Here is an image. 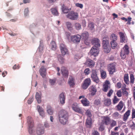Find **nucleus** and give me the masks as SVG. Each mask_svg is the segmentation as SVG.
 I'll use <instances>...</instances> for the list:
<instances>
[{"instance_id": "f257e3e1", "label": "nucleus", "mask_w": 135, "mask_h": 135, "mask_svg": "<svg viewBox=\"0 0 135 135\" xmlns=\"http://www.w3.org/2000/svg\"><path fill=\"white\" fill-rule=\"evenodd\" d=\"M68 113L66 111L61 110L59 114V119L60 122L63 124H66L68 118Z\"/></svg>"}, {"instance_id": "f03ea898", "label": "nucleus", "mask_w": 135, "mask_h": 135, "mask_svg": "<svg viewBox=\"0 0 135 135\" xmlns=\"http://www.w3.org/2000/svg\"><path fill=\"white\" fill-rule=\"evenodd\" d=\"M103 44L104 52L106 53L109 52L111 48L109 45L108 38L106 35L103 38Z\"/></svg>"}, {"instance_id": "7ed1b4c3", "label": "nucleus", "mask_w": 135, "mask_h": 135, "mask_svg": "<svg viewBox=\"0 0 135 135\" xmlns=\"http://www.w3.org/2000/svg\"><path fill=\"white\" fill-rule=\"evenodd\" d=\"M129 47L127 45H126L122 50L120 52V56L122 59H125L126 55L129 54Z\"/></svg>"}, {"instance_id": "20e7f679", "label": "nucleus", "mask_w": 135, "mask_h": 135, "mask_svg": "<svg viewBox=\"0 0 135 135\" xmlns=\"http://www.w3.org/2000/svg\"><path fill=\"white\" fill-rule=\"evenodd\" d=\"M67 17L72 20H76L78 18V14L73 11H71L66 15Z\"/></svg>"}, {"instance_id": "39448f33", "label": "nucleus", "mask_w": 135, "mask_h": 135, "mask_svg": "<svg viewBox=\"0 0 135 135\" xmlns=\"http://www.w3.org/2000/svg\"><path fill=\"white\" fill-rule=\"evenodd\" d=\"M27 122L29 127L28 131L29 133L31 134L33 133V130L32 128L33 126V122L32 118L31 117L28 116L27 118Z\"/></svg>"}, {"instance_id": "423d86ee", "label": "nucleus", "mask_w": 135, "mask_h": 135, "mask_svg": "<svg viewBox=\"0 0 135 135\" xmlns=\"http://www.w3.org/2000/svg\"><path fill=\"white\" fill-rule=\"evenodd\" d=\"M81 38V36L79 35H72L71 41L74 44H78L80 42Z\"/></svg>"}, {"instance_id": "0eeeda50", "label": "nucleus", "mask_w": 135, "mask_h": 135, "mask_svg": "<svg viewBox=\"0 0 135 135\" xmlns=\"http://www.w3.org/2000/svg\"><path fill=\"white\" fill-rule=\"evenodd\" d=\"M98 48L94 47L91 48L89 52L91 55L96 56L98 55L99 52Z\"/></svg>"}, {"instance_id": "6e6552de", "label": "nucleus", "mask_w": 135, "mask_h": 135, "mask_svg": "<svg viewBox=\"0 0 135 135\" xmlns=\"http://www.w3.org/2000/svg\"><path fill=\"white\" fill-rule=\"evenodd\" d=\"M91 43L94 46L93 47H99L100 46V40L97 38H93L91 40Z\"/></svg>"}, {"instance_id": "1a4fd4ad", "label": "nucleus", "mask_w": 135, "mask_h": 135, "mask_svg": "<svg viewBox=\"0 0 135 135\" xmlns=\"http://www.w3.org/2000/svg\"><path fill=\"white\" fill-rule=\"evenodd\" d=\"M91 77L93 81L97 83L99 82V79L97 75L96 71L95 70H92Z\"/></svg>"}, {"instance_id": "9d476101", "label": "nucleus", "mask_w": 135, "mask_h": 135, "mask_svg": "<svg viewBox=\"0 0 135 135\" xmlns=\"http://www.w3.org/2000/svg\"><path fill=\"white\" fill-rule=\"evenodd\" d=\"M60 48L62 54L63 55L66 54L68 52V50L65 45L62 43L60 44Z\"/></svg>"}, {"instance_id": "9b49d317", "label": "nucleus", "mask_w": 135, "mask_h": 135, "mask_svg": "<svg viewBox=\"0 0 135 135\" xmlns=\"http://www.w3.org/2000/svg\"><path fill=\"white\" fill-rule=\"evenodd\" d=\"M37 134L38 135H41L44 133V127L41 125L38 126L36 131Z\"/></svg>"}, {"instance_id": "f8f14e48", "label": "nucleus", "mask_w": 135, "mask_h": 135, "mask_svg": "<svg viewBox=\"0 0 135 135\" xmlns=\"http://www.w3.org/2000/svg\"><path fill=\"white\" fill-rule=\"evenodd\" d=\"M72 108L76 112L80 113L82 112L81 109L78 107L76 103H74L72 105Z\"/></svg>"}, {"instance_id": "ddd939ff", "label": "nucleus", "mask_w": 135, "mask_h": 135, "mask_svg": "<svg viewBox=\"0 0 135 135\" xmlns=\"http://www.w3.org/2000/svg\"><path fill=\"white\" fill-rule=\"evenodd\" d=\"M110 119L108 117H104L102 122V123L106 125H108L110 123Z\"/></svg>"}, {"instance_id": "4468645a", "label": "nucleus", "mask_w": 135, "mask_h": 135, "mask_svg": "<svg viewBox=\"0 0 135 135\" xmlns=\"http://www.w3.org/2000/svg\"><path fill=\"white\" fill-rule=\"evenodd\" d=\"M88 89L89 91L91 93V96L94 95L97 91L96 87L94 85L90 86Z\"/></svg>"}, {"instance_id": "2eb2a0df", "label": "nucleus", "mask_w": 135, "mask_h": 135, "mask_svg": "<svg viewBox=\"0 0 135 135\" xmlns=\"http://www.w3.org/2000/svg\"><path fill=\"white\" fill-rule=\"evenodd\" d=\"M85 65L86 66L92 67L94 66L95 63L92 60L89 59H87L85 63Z\"/></svg>"}, {"instance_id": "dca6fc26", "label": "nucleus", "mask_w": 135, "mask_h": 135, "mask_svg": "<svg viewBox=\"0 0 135 135\" xmlns=\"http://www.w3.org/2000/svg\"><path fill=\"white\" fill-rule=\"evenodd\" d=\"M68 83L71 87H73L75 85L74 79L72 77L69 78Z\"/></svg>"}, {"instance_id": "f3484780", "label": "nucleus", "mask_w": 135, "mask_h": 135, "mask_svg": "<svg viewBox=\"0 0 135 135\" xmlns=\"http://www.w3.org/2000/svg\"><path fill=\"white\" fill-rule=\"evenodd\" d=\"M51 11L53 15L56 16H58L59 15V13L56 7L51 8Z\"/></svg>"}, {"instance_id": "a211bd4d", "label": "nucleus", "mask_w": 135, "mask_h": 135, "mask_svg": "<svg viewBox=\"0 0 135 135\" xmlns=\"http://www.w3.org/2000/svg\"><path fill=\"white\" fill-rule=\"evenodd\" d=\"M59 99L61 103L62 104H64L65 103V97L63 93H62L60 95Z\"/></svg>"}, {"instance_id": "6ab92c4d", "label": "nucleus", "mask_w": 135, "mask_h": 135, "mask_svg": "<svg viewBox=\"0 0 135 135\" xmlns=\"http://www.w3.org/2000/svg\"><path fill=\"white\" fill-rule=\"evenodd\" d=\"M37 108L38 111L39 113L40 114L42 117L45 116L44 112L42 107L39 105H37Z\"/></svg>"}, {"instance_id": "aec40b11", "label": "nucleus", "mask_w": 135, "mask_h": 135, "mask_svg": "<svg viewBox=\"0 0 135 135\" xmlns=\"http://www.w3.org/2000/svg\"><path fill=\"white\" fill-rule=\"evenodd\" d=\"M46 71L45 68H41L40 70V74L43 78H44L46 76Z\"/></svg>"}, {"instance_id": "412c9836", "label": "nucleus", "mask_w": 135, "mask_h": 135, "mask_svg": "<svg viewBox=\"0 0 135 135\" xmlns=\"http://www.w3.org/2000/svg\"><path fill=\"white\" fill-rule=\"evenodd\" d=\"M130 110H128L124 115L123 120L124 121H126L128 119L129 116L130 114Z\"/></svg>"}, {"instance_id": "4be33fe9", "label": "nucleus", "mask_w": 135, "mask_h": 135, "mask_svg": "<svg viewBox=\"0 0 135 135\" xmlns=\"http://www.w3.org/2000/svg\"><path fill=\"white\" fill-rule=\"evenodd\" d=\"M35 98L38 103H40L41 101V94L37 92H36Z\"/></svg>"}, {"instance_id": "5701e85b", "label": "nucleus", "mask_w": 135, "mask_h": 135, "mask_svg": "<svg viewBox=\"0 0 135 135\" xmlns=\"http://www.w3.org/2000/svg\"><path fill=\"white\" fill-rule=\"evenodd\" d=\"M61 71L63 75V76L66 78V80H67L68 76V71L65 69H61Z\"/></svg>"}, {"instance_id": "b1692460", "label": "nucleus", "mask_w": 135, "mask_h": 135, "mask_svg": "<svg viewBox=\"0 0 135 135\" xmlns=\"http://www.w3.org/2000/svg\"><path fill=\"white\" fill-rule=\"evenodd\" d=\"M61 9L63 13H68L71 10L70 9L68 8L64 5H63L62 6Z\"/></svg>"}, {"instance_id": "393cba45", "label": "nucleus", "mask_w": 135, "mask_h": 135, "mask_svg": "<svg viewBox=\"0 0 135 135\" xmlns=\"http://www.w3.org/2000/svg\"><path fill=\"white\" fill-rule=\"evenodd\" d=\"M91 80L90 78H87L85 80V89L87 88L91 83Z\"/></svg>"}, {"instance_id": "a878e982", "label": "nucleus", "mask_w": 135, "mask_h": 135, "mask_svg": "<svg viewBox=\"0 0 135 135\" xmlns=\"http://www.w3.org/2000/svg\"><path fill=\"white\" fill-rule=\"evenodd\" d=\"M86 123L88 127H90L92 124V119L91 118H88L86 119Z\"/></svg>"}, {"instance_id": "bb28decb", "label": "nucleus", "mask_w": 135, "mask_h": 135, "mask_svg": "<svg viewBox=\"0 0 135 135\" xmlns=\"http://www.w3.org/2000/svg\"><path fill=\"white\" fill-rule=\"evenodd\" d=\"M47 112L48 114L50 115H52L53 113V111L50 105H48L47 107Z\"/></svg>"}, {"instance_id": "cd10ccee", "label": "nucleus", "mask_w": 135, "mask_h": 135, "mask_svg": "<svg viewBox=\"0 0 135 135\" xmlns=\"http://www.w3.org/2000/svg\"><path fill=\"white\" fill-rule=\"evenodd\" d=\"M119 34L120 35V41L123 42L125 40V37L123 33L121 32H119Z\"/></svg>"}, {"instance_id": "c85d7f7f", "label": "nucleus", "mask_w": 135, "mask_h": 135, "mask_svg": "<svg viewBox=\"0 0 135 135\" xmlns=\"http://www.w3.org/2000/svg\"><path fill=\"white\" fill-rule=\"evenodd\" d=\"M66 25L68 29L71 31L73 30V26L71 22H66Z\"/></svg>"}, {"instance_id": "c756f323", "label": "nucleus", "mask_w": 135, "mask_h": 135, "mask_svg": "<svg viewBox=\"0 0 135 135\" xmlns=\"http://www.w3.org/2000/svg\"><path fill=\"white\" fill-rule=\"evenodd\" d=\"M51 49L53 50H56L57 48V46L55 42L54 41H52L51 43Z\"/></svg>"}, {"instance_id": "7c9ffc66", "label": "nucleus", "mask_w": 135, "mask_h": 135, "mask_svg": "<svg viewBox=\"0 0 135 135\" xmlns=\"http://www.w3.org/2000/svg\"><path fill=\"white\" fill-rule=\"evenodd\" d=\"M116 107L118 110L119 111L121 110L123 107L122 101H120L118 105Z\"/></svg>"}, {"instance_id": "2f4dec72", "label": "nucleus", "mask_w": 135, "mask_h": 135, "mask_svg": "<svg viewBox=\"0 0 135 135\" xmlns=\"http://www.w3.org/2000/svg\"><path fill=\"white\" fill-rule=\"evenodd\" d=\"M110 39L112 40V41H115L117 39V35L113 33L110 36Z\"/></svg>"}, {"instance_id": "473e14b6", "label": "nucleus", "mask_w": 135, "mask_h": 135, "mask_svg": "<svg viewBox=\"0 0 135 135\" xmlns=\"http://www.w3.org/2000/svg\"><path fill=\"white\" fill-rule=\"evenodd\" d=\"M86 115L88 118H91L92 116V111L89 109L86 110Z\"/></svg>"}, {"instance_id": "72a5a7b5", "label": "nucleus", "mask_w": 135, "mask_h": 135, "mask_svg": "<svg viewBox=\"0 0 135 135\" xmlns=\"http://www.w3.org/2000/svg\"><path fill=\"white\" fill-rule=\"evenodd\" d=\"M58 58L59 61L61 64H63L64 63V59L61 56V55H59L58 56Z\"/></svg>"}, {"instance_id": "f704fd0d", "label": "nucleus", "mask_w": 135, "mask_h": 135, "mask_svg": "<svg viewBox=\"0 0 135 135\" xmlns=\"http://www.w3.org/2000/svg\"><path fill=\"white\" fill-rule=\"evenodd\" d=\"M88 28L91 30L94 31V24L93 22H90L88 24Z\"/></svg>"}, {"instance_id": "c9c22d12", "label": "nucleus", "mask_w": 135, "mask_h": 135, "mask_svg": "<svg viewBox=\"0 0 135 135\" xmlns=\"http://www.w3.org/2000/svg\"><path fill=\"white\" fill-rule=\"evenodd\" d=\"M74 26L75 28L77 30H79L81 28V25L78 23H75Z\"/></svg>"}, {"instance_id": "e433bc0d", "label": "nucleus", "mask_w": 135, "mask_h": 135, "mask_svg": "<svg viewBox=\"0 0 135 135\" xmlns=\"http://www.w3.org/2000/svg\"><path fill=\"white\" fill-rule=\"evenodd\" d=\"M100 73L101 77L103 79H104L106 77V72L105 71L103 70L101 71Z\"/></svg>"}, {"instance_id": "4c0bfd02", "label": "nucleus", "mask_w": 135, "mask_h": 135, "mask_svg": "<svg viewBox=\"0 0 135 135\" xmlns=\"http://www.w3.org/2000/svg\"><path fill=\"white\" fill-rule=\"evenodd\" d=\"M105 105L107 106H109L111 104V100L109 99H106L104 100Z\"/></svg>"}, {"instance_id": "58836bf2", "label": "nucleus", "mask_w": 135, "mask_h": 135, "mask_svg": "<svg viewBox=\"0 0 135 135\" xmlns=\"http://www.w3.org/2000/svg\"><path fill=\"white\" fill-rule=\"evenodd\" d=\"M111 47L112 49H114L117 46V44L115 41H111L110 42Z\"/></svg>"}, {"instance_id": "ea45409f", "label": "nucleus", "mask_w": 135, "mask_h": 135, "mask_svg": "<svg viewBox=\"0 0 135 135\" xmlns=\"http://www.w3.org/2000/svg\"><path fill=\"white\" fill-rule=\"evenodd\" d=\"M124 80L125 82L127 84H128L129 83V81L128 80V75H125L124 77Z\"/></svg>"}, {"instance_id": "a19ab883", "label": "nucleus", "mask_w": 135, "mask_h": 135, "mask_svg": "<svg viewBox=\"0 0 135 135\" xmlns=\"http://www.w3.org/2000/svg\"><path fill=\"white\" fill-rule=\"evenodd\" d=\"M108 70L110 74H112L115 71V68H109Z\"/></svg>"}, {"instance_id": "79ce46f5", "label": "nucleus", "mask_w": 135, "mask_h": 135, "mask_svg": "<svg viewBox=\"0 0 135 135\" xmlns=\"http://www.w3.org/2000/svg\"><path fill=\"white\" fill-rule=\"evenodd\" d=\"M110 127H112L116 125V122L113 120H110Z\"/></svg>"}, {"instance_id": "37998d69", "label": "nucleus", "mask_w": 135, "mask_h": 135, "mask_svg": "<svg viewBox=\"0 0 135 135\" xmlns=\"http://www.w3.org/2000/svg\"><path fill=\"white\" fill-rule=\"evenodd\" d=\"M109 87V85H103V90L105 92H107Z\"/></svg>"}, {"instance_id": "c03bdc74", "label": "nucleus", "mask_w": 135, "mask_h": 135, "mask_svg": "<svg viewBox=\"0 0 135 135\" xmlns=\"http://www.w3.org/2000/svg\"><path fill=\"white\" fill-rule=\"evenodd\" d=\"M119 101V99L116 96H114V99L113 100V103L114 104H115L118 102Z\"/></svg>"}, {"instance_id": "a18cd8bd", "label": "nucleus", "mask_w": 135, "mask_h": 135, "mask_svg": "<svg viewBox=\"0 0 135 135\" xmlns=\"http://www.w3.org/2000/svg\"><path fill=\"white\" fill-rule=\"evenodd\" d=\"M108 68H115L117 66V64L115 63H111L108 65Z\"/></svg>"}, {"instance_id": "49530a36", "label": "nucleus", "mask_w": 135, "mask_h": 135, "mask_svg": "<svg viewBox=\"0 0 135 135\" xmlns=\"http://www.w3.org/2000/svg\"><path fill=\"white\" fill-rule=\"evenodd\" d=\"M56 79H50L49 80V82L51 85H54L56 82Z\"/></svg>"}, {"instance_id": "de8ad7c7", "label": "nucleus", "mask_w": 135, "mask_h": 135, "mask_svg": "<svg viewBox=\"0 0 135 135\" xmlns=\"http://www.w3.org/2000/svg\"><path fill=\"white\" fill-rule=\"evenodd\" d=\"M100 99H96L94 102L95 105H100Z\"/></svg>"}, {"instance_id": "09e8293b", "label": "nucleus", "mask_w": 135, "mask_h": 135, "mask_svg": "<svg viewBox=\"0 0 135 135\" xmlns=\"http://www.w3.org/2000/svg\"><path fill=\"white\" fill-rule=\"evenodd\" d=\"M90 105L89 102L85 98V106H89Z\"/></svg>"}, {"instance_id": "8fccbe9b", "label": "nucleus", "mask_w": 135, "mask_h": 135, "mask_svg": "<svg viewBox=\"0 0 135 135\" xmlns=\"http://www.w3.org/2000/svg\"><path fill=\"white\" fill-rule=\"evenodd\" d=\"M75 5L76 7H79L81 8H82L83 7V6L82 4L79 3H76Z\"/></svg>"}, {"instance_id": "3c124183", "label": "nucleus", "mask_w": 135, "mask_h": 135, "mask_svg": "<svg viewBox=\"0 0 135 135\" xmlns=\"http://www.w3.org/2000/svg\"><path fill=\"white\" fill-rule=\"evenodd\" d=\"M33 100V99L32 98H30L27 101V103L28 104H31Z\"/></svg>"}, {"instance_id": "603ef678", "label": "nucleus", "mask_w": 135, "mask_h": 135, "mask_svg": "<svg viewBox=\"0 0 135 135\" xmlns=\"http://www.w3.org/2000/svg\"><path fill=\"white\" fill-rule=\"evenodd\" d=\"M134 76L132 75H131L130 76V82L132 83H133L134 81Z\"/></svg>"}, {"instance_id": "864d4df0", "label": "nucleus", "mask_w": 135, "mask_h": 135, "mask_svg": "<svg viewBox=\"0 0 135 135\" xmlns=\"http://www.w3.org/2000/svg\"><path fill=\"white\" fill-rule=\"evenodd\" d=\"M117 95L119 97H121L122 95L121 91L120 90H118L117 92Z\"/></svg>"}, {"instance_id": "5fc2aeb1", "label": "nucleus", "mask_w": 135, "mask_h": 135, "mask_svg": "<svg viewBox=\"0 0 135 135\" xmlns=\"http://www.w3.org/2000/svg\"><path fill=\"white\" fill-rule=\"evenodd\" d=\"M113 116L116 118H117L119 115V113L117 112H115L113 114Z\"/></svg>"}, {"instance_id": "6e6d98bb", "label": "nucleus", "mask_w": 135, "mask_h": 135, "mask_svg": "<svg viewBox=\"0 0 135 135\" xmlns=\"http://www.w3.org/2000/svg\"><path fill=\"white\" fill-rule=\"evenodd\" d=\"M135 118V110L133 109L132 110V118Z\"/></svg>"}, {"instance_id": "4d7b16f0", "label": "nucleus", "mask_w": 135, "mask_h": 135, "mask_svg": "<svg viewBox=\"0 0 135 135\" xmlns=\"http://www.w3.org/2000/svg\"><path fill=\"white\" fill-rule=\"evenodd\" d=\"M113 92V90L112 89L110 90L108 93L107 96L108 97H110L112 94Z\"/></svg>"}, {"instance_id": "13d9d810", "label": "nucleus", "mask_w": 135, "mask_h": 135, "mask_svg": "<svg viewBox=\"0 0 135 135\" xmlns=\"http://www.w3.org/2000/svg\"><path fill=\"white\" fill-rule=\"evenodd\" d=\"M104 129V127L103 125H102L100 126V127L99 128V129L100 131H103Z\"/></svg>"}, {"instance_id": "bf43d9fd", "label": "nucleus", "mask_w": 135, "mask_h": 135, "mask_svg": "<svg viewBox=\"0 0 135 135\" xmlns=\"http://www.w3.org/2000/svg\"><path fill=\"white\" fill-rule=\"evenodd\" d=\"M67 38L69 41L71 40V36H70V33H67L66 35Z\"/></svg>"}, {"instance_id": "052dcab7", "label": "nucleus", "mask_w": 135, "mask_h": 135, "mask_svg": "<svg viewBox=\"0 0 135 135\" xmlns=\"http://www.w3.org/2000/svg\"><path fill=\"white\" fill-rule=\"evenodd\" d=\"M122 90L123 94L127 96L128 94V93L126 91V89H123Z\"/></svg>"}, {"instance_id": "680f3d73", "label": "nucleus", "mask_w": 135, "mask_h": 135, "mask_svg": "<svg viewBox=\"0 0 135 135\" xmlns=\"http://www.w3.org/2000/svg\"><path fill=\"white\" fill-rule=\"evenodd\" d=\"M122 84L120 82H118L117 84V87L118 88L121 87Z\"/></svg>"}, {"instance_id": "e2e57ef3", "label": "nucleus", "mask_w": 135, "mask_h": 135, "mask_svg": "<svg viewBox=\"0 0 135 135\" xmlns=\"http://www.w3.org/2000/svg\"><path fill=\"white\" fill-rule=\"evenodd\" d=\"M89 34L88 32H85V40H87L88 38Z\"/></svg>"}, {"instance_id": "0e129e2a", "label": "nucleus", "mask_w": 135, "mask_h": 135, "mask_svg": "<svg viewBox=\"0 0 135 135\" xmlns=\"http://www.w3.org/2000/svg\"><path fill=\"white\" fill-rule=\"evenodd\" d=\"M111 135H119V133L117 132L112 131L111 133Z\"/></svg>"}, {"instance_id": "69168bd1", "label": "nucleus", "mask_w": 135, "mask_h": 135, "mask_svg": "<svg viewBox=\"0 0 135 135\" xmlns=\"http://www.w3.org/2000/svg\"><path fill=\"white\" fill-rule=\"evenodd\" d=\"M57 0H47L48 2L50 3H54Z\"/></svg>"}, {"instance_id": "338daca9", "label": "nucleus", "mask_w": 135, "mask_h": 135, "mask_svg": "<svg viewBox=\"0 0 135 135\" xmlns=\"http://www.w3.org/2000/svg\"><path fill=\"white\" fill-rule=\"evenodd\" d=\"M90 71L88 68H87L85 70V73L86 74L88 75L89 73H90Z\"/></svg>"}, {"instance_id": "774afa93", "label": "nucleus", "mask_w": 135, "mask_h": 135, "mask_svg": "<svg viewBox=\"0 0 135 135\" xmlns=\"http://www.w3.org/2000/svg\"><path fill=\"white\" fill-rule=\"evenodd\" d=\"M93 135H99V133L97 131H95L93 133Z\"/></svg>"}]
</instances>
